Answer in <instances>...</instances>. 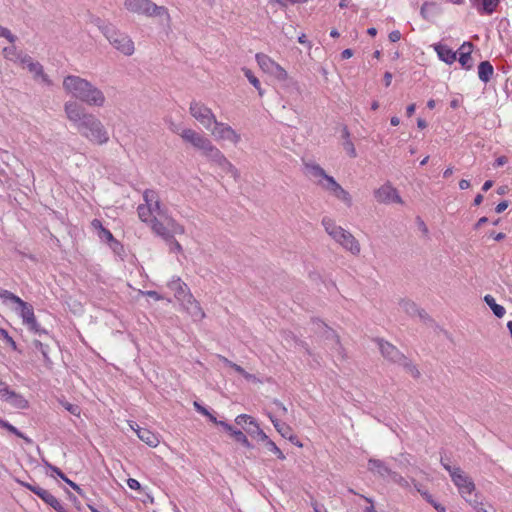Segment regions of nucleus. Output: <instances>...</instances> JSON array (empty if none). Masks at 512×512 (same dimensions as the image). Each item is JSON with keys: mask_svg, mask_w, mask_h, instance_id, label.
Instances as JSON below:
<instances>
[{"mask_svg": "<svg viewBox=\"0 0 512 512\" xmlns=\"http://www.w3.org/2000/svg\"><path fill=\"white\" fill-rule=\"evenodd\" d=\"M65 117L78 133L88 142L95 145H105L110 136L102 121L75 100H68L63 105Z\"/></svg>", "mask_w": 512, "mask_h": 512, "instance_id": "obj_1", "label": "nucleus"}, {"mask_svg": "<svg viewBox=\"0 0 512 512\" xmlns=\"http://www.w3.org/2000/svg\"><path fill=\"white\" fill-rule=\"evenodd\" d=\"M62 89L66 95L88 106L102 108L106 104L104 92L91 81L81 76L74 74L64 76Z\"/></svg>", "mask_w": 512, "mask_h": 512, "instance_id": "obj_2", "label": "nucleus"}, {"mask_svg": "<svg viewBox=\"0 0 512 512\" xmlns=\"http://www.w3.org/2000/svg\"><path fill=\"white\" fill-rule=\"evenodd\" d=\"M144 203L139 204L137 213L139 219L149 225L155 234L164 233V223L157 216H165L166 209L162 206L159 194L154 189H146L143 192Z\"/></svg>", "mask_w": 512, "mask_h": 512, "instance_id": "obj_3", "label": "nucleus"}, {"mask_svg": "<svg viewBox=\"0 0 512 512\" xmlns=\"http://www.w3.org/2000/svg\"><path fill=\"white\" fill-rule=\"evenodd\" d=\"M321 224L330 238L341 246L342 249L353 256H358L360 254L361 245L350 231L338 225L335 220L328 216L322 218Z\"/></svg>", "mask_w": 512, "mask_h": 512, "instance_id": "obj_4", "label": "nucleus"}, {"mask_svg": "<svg viewBox=\"0 0 512 512\" xmlns=\"http://www.w3.org/2000/svg\"><path fill=\"white\" fill-rule=\"evenodd\" d=\"M0 299L4 302H11L17 305L15 311L21 317L23 324L30 331L38 335L48 334L47 330L42 328L37 322L32 305L25 302L14 293L4 289L0 290Z\"/></svg>", "mask_w": 512, "mask_h": 512, "instance_id": "obj_5", "label": "nucleus"}, {"mask_svg": "<svg viewBox=\"0 0 512 512\" xmlns=\"http://www.w3.org/2000/svg\"><path fill=\"white\" fill-rule=\"evenodd\" d=\"M441 465L449 473L453 484L457 487L460 496L469 502L474 498L476 486L471 477H469L460 467L451 466L447 458L441 457Z\"/></svg>", "mask_w": 512, "mask_h": 512, "instance_id": "obj_6", "label": "nucleus"}, {"mask_svg": "<svg viewBox=\"0 0 512 512\" xmlns=\"http://www.w3.org/2000/svg\"><path fill=\"white\" fill-rule=\"evenodd\" d=\"M377 343L384 358L392 363L402 366L413 378H418L420 376V372L417 367L394 345L382 339H378Z\"/></svg>", "mask_w": 512, "mask_h": 512, "instance_id": "obj_7", "label": "nucleus"}, {"mask_svg": "<svg viewBox=\"0 0 512 512\" xmlns=\"http://www.w3.org/2000/svg\"><path fill=\"white\" fill-rule=\"evenodd\" d=\"M124 7L134 14L147 17H165L167 22L171 20L168 9L164 6H158L151 0H125Z\"/></svg>", "mask_w": 512, "mask_h": 512, "instance_id": "obj_8", "label": "nucleus"}, {"mask_svg": "<svg viewBox=\"0 0 512 512\" xmlns=\"http://www.w3.org/2000/svg\"><path fill=\"white\" fill-rule=\"evenodd\" d=\"M100 30L109 43L123 55L131 56L135 52L134 42L126 33L112 25H103Z\"/></svg>", "mask_w": 512, "mask_h": 512, "instance_id": "obj_9", "label": "nucleus"}, {"mask_svg": "<svg viewBox=\"0 0 512 512\" xmlns=\"http://www.w3.org/2000/svg\"><path fill=\"white\" fill-rule=\"evenodd\" d=\"M255 59L258 66L264 73L272 76L279 82H285L289 80L287 71L270 56L264 53H257L255 55Z\"/></svg>", "mask_w": 512, "mask_h": 512, "instance_id": "obj_10", "label": "nucleus"}, {"mask_svg": "<svg viewBox=\"0 0 512 512\" xmlns=\"http://www.w3.org/2000/svg\"><path fill=\"white\" fill-rule=\"evenodd\" d=\"M190 114L207 130L216 123V117L212 110L205 104L192 101L189 107Z\"/></svg>", "mask_w": 512, "mask_h": 512, "instance_id": "obj_11", "label": "nucleus"}, {"mask_svg": "<svg viewBox=\"0 0 512 512\" xmlns=\"http://www.w3.org/2000/svg\"><path fill=\"white\" fill-rule=\"evenodd\" d=\"M21 66L28 69L33 75L34 81L37 83L46 87H52L54 85L49 75L44 72L43 66L39 62L34 61L31 57H24L21 60Z\"/></svg>", "mask_w": 512, "mask_h": 512, "instance_id": "obj_12", "label": "nucleus"}, {"mask_svg": "<svg viewBox=\"0 0 512 512\" xmlns=\"http://www.w3.org/2000/svg\"><path fill=\"white\" fill-rule=\"evenodd\" d=\"M320 188L340 200L346 207L352 206V196L335 180L333 176L326 179Z\"/></svg>", "mask_w": 512, "mask_h": 512, "instance_id": "obj_13", "label": "nucleus"}, {"mask_svg": "<svg viewBox=\"0 0 512 512\" xmlns=\"http://www.w3.org/2000/svg\"><path fill=\"white\" fill-rule=\"evenodd\" d=\"M214 127L209 130L212 134V136L217 141H228L234 145H237L240 140L241 136L239 133H237L230 125L219 122L216 120V123L213 124Z\"/></svg>", "mask_w": 512, "mask_h": 512, "instance_id": "obj_14", "label": "nucleus"}, {"mask_svg": "<svg viewBox=\"0 0 512 512\" xmlns=\"http://www.w3.org/2000/svg\"><path fill=\"white\" fill-rule=\"evenodd\" d=\"M172 132L180 135L185 142L190 143L194 148L201 152H204L211 142L210 139L190 128H185L182 131L172 129Z\"/></svg>", "mask_w": 512, "mask_h": 512, "instance_id": "obj_15", "label": "nucleus"}, {"mask_svg": "<svg viewBox=\"0 0 512 512\" xmlns=\"http://www.w3.org/2000/svg\"><path fill=\"white\" fill-rule=\"evenodd\" d=\"M374 198L378 203L381 204H403V200L397 189L394 188L389 182L383 184L374 191Z\"/></svg>", "mask_w": 512, "mask_h": 512, "instance_id": "obj_16", "label": "nucleus"}, {"mask_svg": "<svg viewBox=\"0 0 512 512\" xmlns=\"http://www.w3.org/2000/svg\"><path fill=\"white\" fill-rule=\"evenodd\" d=\"M168 288L174 293L175 298L180 303H185L188 296H191L189 287L180 277L173 276L167 283Z\"/></svg>", "mask_w": 512, "mask_h": 512, "instance_id": "obj_17", "label": "nucleus"}, {"mask_svg": "<svg viewBox=\"0 0 512 512\" xmlns=\"http://www.w3.org/2000/svg\"><path fill=\"white\" fill-rule=\"evenodd\" d=\"M304 170L319 187H321L322 183H324L326 179L330 177V175H328L319 164L314 162H305Z\"/></svg>", "mask_w": 512, "mask_h": 512, "instance_id": "obj_18", "label": "nucleus"}, {"mask_svg": "<svg viewBox=\"0 0 512 512\" xmlns=\"http://www.w3.org/2000/svg\"><path fill=\"white\" fill-rule=\"evenodd\" d=\"M181 305L191 316L193 321L197 322L205 318V312L200 306V303L193 297V295L188 296V298L185 300V303H181Z\"/></svg>", "mask_w": 512, "mask_h": 512, "instance_id": "obj_19", "label": "nucleus"}, {"mask_svg": "<svg viewBox=\"0 0 512 512\" xmlns=\"http://www.w3.org/2000/svg\"><path fill=\"white\" fill-rule=\"evenodd\" d=\"M129 426L134 430L141 441L149 445L150 447H156L159 444L158 436L146 428H141L137 423L131 421Z\"/></svg>", "mask_w": 512, "mask_h": 512, "instance_id": "obj_20", "label": "nucleus"}, {"mask_svg": "<svg viewBox=\"0 0 512 512\" xmlns=\"http://www.w3.org/2000/svg\"><path fill=\"white\" fill-rule=\"evenodd\" d=\"M368 470L381 478H389L393 470L387 465L386 462L376 458H370L368 460Z\"/></svg>", "mask_w": 512, "mask_h": 512, "instance_id": "obj_21", "label": "nucleus"}, {"mask_svg": "<svg viewBox=\"0 0 512 512\" xmlns=\"http://www.w3.org/2000/svg\"><path fill=\"white\" fill-rule=\"evenodd\" d=\"M2 400L16 409L23 410L29 407L28 400L22 394L14 390H11Z\"/></svg>", "mask_w": 512, "mask_h": 512, "instance_id": "obj_22", "label": "nucleus"}, {"mask_svg": "<svg viewBox=\"0 0 512 512\" xmlns=\"http://www.w3.org/2000/svg\"><path fill=\"white\" fill-rule=\"evenodd\" d=\"M434 49L437 52L439 59L447 64H452L457 58L456 52L447 45L437 44L434 46Z\"/></svg>", "mask_w": 512, "mask_h": 512, "instance_id": "obj_23", "label": "nucleus"}, {"mask_svg": "<svg viewBox=\"0 0 512 512\" xmlns=\"http://www.w3.org/2000/svg\"><path fill=\"white\" fill-rule=\"evenodd\" d=\"M472 44L470 42H465L460 47V55L458 58L459 63L464 69H471V52H472Z\"/></svg>", "mask_w": 512, "mask_h": 512, "instance_id": "obj_24", "label": "nucleus"}, {"mask_svg": "<svg viewBox=\"0 0 512 512\" xmlns=\"http://www.w3.org/2000/svg\"><path fill=\"white\" fill-rule=\"evenodd\" d=\"M399 307L400 309L408 314L409 316H419L421 318L424 317L423 311L418 308L416 303L409 299H401L399 301Z\"/></svg>", "mask_w": 512, "mask_h": 512, "instance_id": "obj_25", "label": "nucleus"}, {"mask_svg": "<svg viewBox=\"0 0 512 512\" xmlns=\"http://www.w3.org/2000/svg\"><path fill=\"white\" fill-rule=\"evenodd\" d=\"M269 419L271 420L273 426L277 430V432L284 438L288 439L290 442H294V438H291L292 429L286 423L281 422L273 415L269 414Z\"/></svg>", "mask_w": 512, "mask_h": 512, "instance_id": "obj_26", "label": "nucleus"}, {"mask_svg": "<svg viewBox=\"0 0 512 512\" xmlns=\"http://www.w3.org/2000/svg\"><path fill=\"white\" fill-rule=\"evenodd\" d=\"M499 3L500 0H482L476 4V9L480 15H491L496 11Z\"/></svg>", "mask_w": 512, "mask_h": 512, "instance_id": "obj_27", "label": "nucleus"}, {"mask_svg": "<svg viewBox=\"0 0 512 512\" xmlns=\"http://www.w3.org/2000/svg\"><path fill=\"white\" fill-rule=\"evenodd\" d=\"M413 485L415 487V489L421 494V496L428 502L430 503L434 508L435 510H437L438 512H446V508L445 506H443L442 504L438 503L437 501H435L432 497V495L426 491V490H423L421 488V484L418 483L417 481L413 480Z\"/></svg>", "mask_w": 512, "mask_h": 512, "instance_id": "obj_28", "label": "nucleus"}, {"mask_svg": "<svg viewBox=\"0 0 512 512\" xmlns=\"http://www.w3.org/2000/svg\"><path fill=\"white\" fill-rule=\"evenodd\" d=\"M494 73V68L489 61H482L478 66V77L484 82L488 83Z\"/></svg>", "mask_w": 512, "mask_h": 512, "instance_id": "obj_29", "label": "nucleus"}, {"mask_svg": "<svg viewBox=\"0 0 512 512\" xmlns=\"http://www.w3.org/2000/svg\"><path fill=\"white\" fill-rule=\"evenodd\" d=\"M202 154L214 165L225 156L212 142H210Z\"/></svg>", "mask_w": 512, "mask_h": 512, "instance_id": "obj_30", "label": "nucleus"}, {"mask_svg": "<svg viewBox=\"0 0 512 512\" xmlns=\"http://www.w3.org/2000/svg\"><path fill=\"white\" fill-rule=\"evenodd\" d=\"M215 166L222 172L231 175L235 180L240 176L238 169L224 156Z\"/></svg>", "mask_w": 512, "mask_h": 512, "instance_id": "obj_31", "label": "nucleus"}, {"mask_svg": "<svg viewBox=\"0 0 512 512\" xmlns=\"http://www.w3.org/2000/svg\"><path fill=\"white\" fill-rule=\"evenodd\" d=\"M164 233L165 234H156V235L161 237L163 240L166 241V243L169 244V249L171 252L181 253L183 250L181 244L174 238V236L169 232V230L165 226H164Z\"/></svg>", "mask_w": 512, "mask_h": 512, "instance_id": "obj_32", "label": "nucleus"}, {"mask_svg": "<svg viewBox=\"0 0 512 512\" xmlns=\"http://www.w3.org/2000/svg\"><path fill=\"white\" fill-rule=\"evenodd\" d=\"M4 57L10 61H13L15 63H19L21 65V60L24 57H30L27 54H23L22 52L18 51L16 46L12 45L9 47H5L3 49Z\"/></svg>", "mask_w": 512, "mask_h": 512, "instance_id": "obj_33", "label": "nucleus"}, {"mask_svg": "<svg viewBox=\"0 0 512 512\" xmlns=\"http://www.w3.org/2000/svg\"><path fill=\"white\" fill-rule=\"evenodd\" d=\"M330 334H332L333 341L329 344L332 353L338 356L340 359L345 358V351L343 346L340 343L339 336L336 334L334 330H328Z\"/></svg>", "mask_w": 512, "mask_h": 512, "instance_id": "obj_34", "label": "nucleus"}, {"mask_svg": "<svg viewBox=\"0 0 512 512\" xmlns=\"http://www.w3.org/2000/svg\"><path fill=\"white\" fill-rule=\"evenodd\" d=\"M164 217H165V220H166V225L164 224V226L169 230V232L173 236L176 235V234L182 235V234L185 233V228H184V226L182 224L177 222L172 217H168L166 215Z\"/></svg>", "mask_w": 512, "mask_h": 512, "instance_id": "obj_35", "label": "nucleus"}, {"mask_svg": "<svg viewBox=\"0 0 512 512\" xmlns=\"http://www.w3.org/2000/svg\"><path fill=\"white\" fill-rule=\"evenodd\" d=\"M484 301L490 307L496 317L502 318L505 315V308L502 305L497 304L492 295H485Z\"/></svg>", "mask_w": 512, "mask_h": 512, "instance_id": "obj_36", "label": "nucleus"}, {"mask_svg": "<svg viewBox=\"0 0 512 512\" xmlns=\"http://www.w3.org/2000/svg\"><path fill=\"white\" fill-rule=\"evenodd\" d=\"M0 427L6 429L8 432L14 434L15 436L22 438L27 444H33V440L27 436H25L21 431H19L15 426L10 424L8 421L0 418Z\"/></svg>", "mask_w": 512, "mask_h": 512, "instance_id": "obj_37", "label": "nucleus"}, {"mask_svg": "<svg viewBox=\"0 0 512 512\" xmlns=\"http://www.w3.org/2000/svg\"><path fill=\"white\" fill-rule=\"evenodd\" d=\"M439 11H440L439 5L437 3H434V2H425L421 6V10H420L421 15L425 19L432 18L434 15L439 13Z\"/></svg>", "mask_w": 512, "mask_h": 512, "instance_id": "obj_38", "label": "nucleus"}, {"mask_svg": "<svg viewBox=\"0 0 512 512\" xmlns=\"http://www.w3.org/2000/svg\"><path fill=\"white\" fill-rule=\"evenodd\" d=\"M41 499L57 512H67L62 503L49 491H47Z\"/></svg>", "mask_w": 512, "mask_h": 512, "instance_id": "obj_39", "label": "nucleus"}, {"mask_svg": "<svg viewBox=\"0 0 512 512\" xmlns=\"http://www.w3.org/2000/svg\"><path fill=\"white\" fill-rule=\"evenodd\" d=\"M47 467L55 473L58 477H60L63 481H65L70 487H72L77 493L80 495L82 494L81 488L74 483L73 481L69 480L66 475L56 466H53L49 463H46Z\"/></svg>", "mask_w": 512, "mask_h": 512, "instance_id": "obj_40", "label": "nucleus"}, {"mask_svg": "<svg viewBox=\"0 0 512 512\" xmlns=\"http://www.w3.org/2000/svg\"><path fill=\"white\" fill-rule=\"evenodd\" d=\"M245 77L247 78V80L250 82V84L255 88L257 89L258 93L260 96L263 95V90L261 88V84H260V81L259 79L253 74V72L248 69V68H243L242 69Z\"/></svg>", "mask_w": 512, "mask_h": 512, "instance_id": "obj_41", "label": "nucleus"}, {"mask_svg": "<svg viewBox=\"0 0 512 512\" xmlns=\"http://www.w3.org/2000/svg\"><path fill=\"white\" fill-rule=\"evenodd\" d=\"M33 346L37 350H39V352L42 354L45 364L50 365L52 362H51V359H50V357L48 355V351H49L48 345L43 344L39 340H34L33 341Z\"/></svg>", "mask_w": 512, "mask_h": 512, "instance_id": "obj_42", "label": "nucleus"}, {"mask_svg": "<svg viewBox=\"0 0 512 512\" xmlns=\"http://www.w3.org/2000/svg\"><path fill=\"white\" fill-rule=\"evenodd\" d=\"M232 437L235 439V441L241 443L246 448H248V449L252 448V445H251L250 441L248 440L247 436L241 430L237 429L233 433Z\"/></svg>", "mask_w": 512, "mask_h": 512, "instance_id": "obj_43", "label": "nucleus"}, {"mask_svg": "<svg viewBox=\"0 0 512 512\" xmlns=\"http://www.w3.org/2000/svg\"><path fill=\"white\" fill-rule=\"evenodd\" d=\"M476 512H488L483 507V502L477 493L474 494V498L467 502Z\"/></svg>", "mask_w": 512, "mask_h": 512, "instance_id": "obj_44", "label": "nucleus"}, {"mask_svg": "<svg viewBox=\"0 0 512 512\" xmlns=\"http://www.w3.org/2000/svg\"><path fill=\"white\" fill-rule=\"evenodd\" d=\"M389 478L402 488H409L410 486L408 480H406L404 477H402L399 473L395 471L391 473V476Z\"/></svg>", "mask_w": 512, "mask_h": 512, "instance_id": "obj_45", "label": "nucleus"}, {"mask_svg": "<svg viewBox=\"0 0 512 512\" xmlns=\"http://www.w3.org/2000/svg\"><path fill=\"white\" fill-rule=\"evenodd\" d=\"M342 146L350 158L357 157V151L352 140L343 141Z\"/></svg>", "mask_w": 512, "mask_h": 512, "instance_id": "obj_46", "label": "nucleus"}, {"mask_svg": "<svg viewBox=\"0 0 512 512\" xmlns=\"http://www.w3.org/2000/svg\"><path fill=\"white\" fill-rule=\"evenodd\" d=\"M24 487L32 491L34 494H36L38 497L42 498L48 490L40 487L39 485L29 484V483H22Z\"/></svg>", "mask_w": 512, "mask_h": 512, "instance_id": "obj_47", "label": "nucleus"}, {"mask_svg": "<svg viewBox=\"0 0 512 512\" xmlns=\"http://www.w3.org/2000/svg\"><path fill=\"white\" fill-rule=\"evenodd\" d=\"M266 447L268 448L269 451L274 453L280 460L285 459V455L280 450V448L275 444L274 441L268 440V443H266Z\"/></svg>", "mask_w": 512, "mask_h": 512, "instance_id": "obj_48", "label": "nucleus"}, {"mask_svg": "<svg viewBox=\"0 0 512 512\" xmlns=\"http://www.w3.org/2000/svg\"><path fill=\"white\" fill-rule=\"evenodd\" d=\"M0 338L3 339L12 349H16V342L14 339L9 335L7 330L0 328Z\"/></svg>", "mask_w": 512, "mask_h": 512, "instance_id": "obj_49", "label": "nucleus"}, {"mask_svg": "<svg viewBox=\"0 0 512 512\" xmlns=\"http://www.w3.org/2000/svg\"><path fill=\"white\" fill-rule=\"evenodd\" d=\"M235 422L237 425L242 426L244 424L253 425V424H255L256 421L251 416H249L247 414H240L235 418Z\"/></svg>", "mask_w": 512, "mask_h": 512, "instance_id": "obj_50", "label": "nucleus"}, {"mask_svg": "<svg viewBox=\"0 0 512 512\" xmlns=\"http://www.w3.org/2000/svg\"><path fill=\"white\" fill-rule=\"evenodd\" d=\"M316 325L321 328L323 337L325 340L329 341L328 344H330L333 341L332 334L328 332V330H332L329 328L326 324L322 323L321 321L316 322Z\"/></svg>", "mask_w": 512, "mask_h": 512, "instance_id": "obj_51", "label": "nucleus"}, {"mask_svg": "<svg viewBox=\"0 0 512 512\" xmlns=\"http://www.w3.org/2000/svg\"><path fill=\"white\" fill-rule=\"evenodd\" d=\"M253 426H254L255 430L251 431L250 433L251 434H253V433L257 434V436L259 437V439L261 441H265L266 443H268V440H270V439L266 435V433L259 427L258 423L255 422V424H253Z\"/></svg>", "mask_w": 512, "mask_h": 512, "instance_id": "obj_52", "label": "nucleus"}, {"mask_svg": "<svg viewBox=\"0 0 512 512\" xmlns=\"http://www.w3.org/2000/svg\"><path fill=\"white\" fill-rule=\"evenodd\" d=\"M0 37L6 38L10 43H14L16 41V36L5 27H0Z\"/></svg>", "mask_w": 512, "mask_h": 512, "instance_id": "obj_53", "label": "nucleus"}, {"mask_svg": "<svg viewBox=\"0 0 512 512\" xmlns=\"http://www.w3.org/2000/svg\"><path fill=\"white\" fill-rule=\"evenodd\" d=\"M12 389L0 378V398L3 399Z\"/></svg>", "mask_w": 512, "mask_h": 512, "instance_id": "obj_54", "label": "nucleus"}, {"mask_svg": "<svg viewBox=\"0 0 512 512\" xmlns=\"http://www.w3.org/2000/svg\"><path fill=\"white\" fill-rule=\"evenodd\" d=\"M62 405L71 414H73V415H79L80 414V409H79V407L77 405L71 404L69 402H65Z\"/></svg>", "mask_w": 512, "mask_h": 512, "instance_id": "obj_55", "label": "nucleus"}, {"mask_svg": "<svg viewBox=\"0 0 512 512\" xmlns=\"http://www.w3.org/2000/svg\"><path fill=\"white\" fill-rule=\"evenodd\" d=\"M98 237L101 240L106 241V242L114 241L113 234L108 229L103 230L102 233L100 235H98Z\"/></svg>", "mask_w": 512, "mask_h": 512, "instance_id": "obj_56", "label": "nucleus"}, {"mask_svg": "<svg viewBox=\"0 0 512 512\" xmlns=\"http://www.w3.org/2000/svg\"><path fill=\"white\" fill-rule=\"evenodd\" d=\"M143 295L153 298L156 301H160L163 299V296L160 295L157 291L149 290V291H141Z\"/></svg>", "mask_w": 512, "mask_h": 512, "instance_id": "obj_57", "label": "nucleus"}, {"mask_svg": "<svg viewBox=\"0 0 512 512\" xmlns=\"http://www.w3.org/2000/svg\"><path fill=\"white\" fill-rule=\"evenodd\" d=\"M127 485L132 490H139L141 488L140 482L134 478H129L127 480Z\"/></svg>", "mask_w": 512, "mask_h": 512, "instance_id": "obj_58", "label": "nucleus"}, {"mask_svg": "<svg viewBox=\"0 0 512 512\" xmlns=\"http://www.w3.org/2000/svg\"><path fill=\"white\" fill-rule=\"evenodd\" d=\"M219 426H221L231 436L237 430L232 425H230V424H228L227 422H224V421H219Z\"/></svg>", "mask_w": 512, "mask_h": 512, "instance_id": "obj_59", "label": "nucleus"}, {"mask_svg": "<svg viewBox=\"0 0 512 512\" xmlns=\"http://www.w3.org/2000/svg\"><path fill=\"white\" fill-rule=\"evenodd\" d=\"M388 37L391 42H398L401 39V33L398 30H394L389 33Z\"/></svg>", "mask_w": 512, "mask_h": 512, "instance_id": "obj_60", "label": "nucleus"}, {"mask_svg": "<svg viewBox=\"0 0 512 512\" xmlns=\"http://www.w3.org/2000/svg\"><path fill=\"white\" fill-rule=\"evenodd\" d=\"M508 206H509L508 201H502L497 204V206L495 207V211H496V213H502L503 211H505L508 208Z\"/></svg>", "mask_w": 512, "mask_h": 512, "instance_id": "obj_61", "label": "nucleus"}, {"mask_svg": "<svg viewBox=\"0 0 512 512\" xmlns=\"http://www.w3.org/2000/svg\"><path fill=\"white\" fill-rule=\"evenodd\" d=\"M508 162V159L506 156H500L498 157L494 162V167H500L505 165Z\"/></svg>", "mask_w": 512, "mask_h": 512, "instance_id": "obj_62", "label": "nucleus"}, {"mask_svg": "<svg viewBox=\"0 0 512 512\" xmlns=\"http://www.w3.org/2000/svg\"><path fill=\"white\" fill-rule=\"evenodd\" d=\"M194 407L196 408V410L201 413L202 415H209V411L203 407L202 405H200L198 402H194Z\"/></svg>", "mask_w": 512, "mask_h": 512, "instance_id": "obj_63", "label": "nucleus"}, {"mask_svg": "<svg viewBox=\"0 0 512 512\" xmlns=\"http://www.w3.org/2000/svg\"><path fill=\"white\" fill-rule=\"evenodd\" d=\"M273 403L283 414L287 413V407L282 402H280L279 400H274Z\"/></svg>", "mask_w": 512, "mask_h": 512, "instance_id": "obj_64", "label": "nucleus"}]
</instances>
